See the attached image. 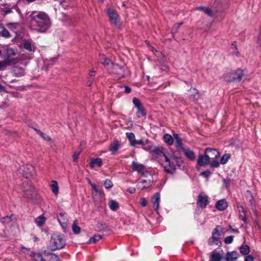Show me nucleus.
<instances>
[{
    "label": "nucleus",
    "mask_w": 261,
    "mask_h": 261,
    "mask_svg": "<svg viewBox=\"0 0 261 261\" xmlns=\"http://www.w3.org/2000/svg\"><path fill=\"white\" fill-rule=\"evenodd\" d=\"M30 17L31 25L38 32L45 33L51 26V19L45 12L34 11Z\"/></svg>",
    "instance_id": "1"
},
{
    "label": "nucleus",
    "mask_w": 261,
    "mask_h": 261,
    "mask_svg": "<svg viewBox=\"0 0 261 261\" xmlns=\"http://www.w3.org/2000/svg\"><path fill=\"white\" fill-rule=\"evenodd\" d=\"M65 244L66 241L63 234L55 233L52 235L49 243L52 251L62 249Z\"/></svg>",
    "instance_id": "2"
},
{
    "label": "nucleus",
    "mask_w": 261,
    "mask_h": 261,
    "mask_svg": "<svg viewBox=\"0 0 261 261\" xmlns=\"http://www.w3.org/2000/svg\"><path fill=\"white\" fill-rule=\"evenodd\" d=\"M247 75V72L245 70L238 69L234 71L229 72L224 76L226 81H241L244 80Z\"/></svg>",
    "instance_id": "3"
},
{
    "label": "nucleus",
    "mask_w": 261,
    "mask_h": 261,
    "mask_svg": "<svg viewBox=\"0 0 261 261\" xmlns=\"http://www.w3.org/2000/svg\"><path fill=\"white\" fill-rule=\"evenodd\" d=\"M221 227L220 226H217L213 230L212 237L208 240V244L212 246L220 247L222 245L220 239V231Z\"/></svg>",
    "instance_id": "4"
},
{
    "label": "nucleus",
    "mask_w": 261,
    "mask_h": 261,
    "mask_svg": "<svg viewBox=\"0 0 261 261\" xmlns=\"http://www.w3.org/2000/svg\"><path fill=\"white\" fill-rule=\"evenodd\" d=\"M23 196L29 200H33L37 196L34 187L25 182L23 183Z\"/></svg>",
    "instance_id": "5"
},
{
    "label": "nucleus",
    "mask_w": 261,
    "mask_h": 261,
    "mask_svg": "<svg viewBox=\"0 0 261 261\" xmlns=\"http://www.w3.org/2000/svg\"><path fill=\"white\" fill-rule=\"evenodd\" d=\"M19 173L25 178H29L35 174V168L32 165H25L21 166L19 170Z\"/></svg>",
    "instance_id": "6"
},
{
    "label": "nucleus",
    "mask_w": 261,
    "mask_h": 261,
    "mask_svg": "<svg viewBox=\"0 0 261 261\" xmlns=\"http://www.w3.org/2000/svg\"><path fill=\"white\" fill-rule=\"evenodd\" d=\"M165 162L163 164L164 171L168 173L172 174L175 170V166L172 159L170 160L166 155H164Z\"/></svg>",
    "instance_id": "7"
},
{
    "label": "nucleus",
    "mask_w": 261,
    "mask_h": 261,
    "mask_svg": "<svg viewBox=\"0 0 261 261\" xmlns=\"http://www.w3.org/2000/svg\"><path fill=\"white\" fill-rule=\"evenodd\" d=\"M107 13L111 22L117 27H119V16L116 11L114 10L109 9L107 10Z\"/></svg>",
    "instance_id": "8"
},
{
    "label": "nucleus",
    "mask_w": 261,
    "mask_h": 261,
    "mask_svg": "<svg viewBox=\"0 0 261 261\" xmlns=\"http://www.w3.org/2000/svg\"><path fill=\"white\" fill-rule=\"evenodd\" d=\"M132 168L133 170L136 171L138 172L142 173V176H147L149 175L151 177V175L148 172H144L145 170V166L143 164H139L135 161L132 162Z\"/></svg>",
    "instance_id": "9"
},
{
    "label": "nucleus",
    "mask_w": 261,
    "mask_h": 261,
    "mask_svg": "<svg viewBox=\"0 0 261 261\" xmlns=\"http://www.w3.org/2000/svg\"><path fill=\"white\" fill-rule=\"evenodd\" d=\"M208 196L204 193L199 194L197 197V204L202 209L208 204Z\"/></svg>",
    "instance_id": "10"
},
{
    "label": "nucleus",
    "mask_w": 261,
    "mask_h": 261,
    "mask_svg": "<svg viewBox=\"0 0 261 261\" xmlns=\"http://www.w3.org/2000/svg\"><path fill=\"white\" fill-rule=\"evenodd\" d=\"M149 177L150 178L147 180L140 178L137 184L138 188L141 190H143L150 187L152 183V177L149 176Z\"/></svg>",
    "instance_id": "11"
},
{
    "label": "nucleus",
    "mask_w": 261,
    "mask_h": 261,
    "mask_svg": "<svg viewBox=\"0 0 261 261\" xmlns=\"http://www.w3.org/2000/svg\"><path fill=\"white\" fill-rule=\"evenodd\" d=\"M112 68L109 69V72L112 73L116 74L121 77L124 76V71L122 67L117 64H112Z\"/></svg>",
    "instance_id": "12"
},
{
    "label": "nucleus",
    "mask_w": 261,
    "mask_h": 261,
    "mask_svg": "<svg viewBox=\"0 0 261 261\" xmlns=\"http://www.w3.org/2000/svg\"><path fill=\"white\" fill-rule=\"evenodd\" d=\"M205 153L207 154V158L210 161H211V160H215L218 158L220 155L219 151L213 148H206L205 149Z\"/></svg>",
    "instance_id": "13"
},
{
    "label": "nucleus",
    "mask_w": 261,
    "mask_h": 261,
    "mask_svg": "<svg viewBox=\"0 0 261 261\" xmlns=\"http://www.w3.org/2000/svg\"><path fill=\"white\" fill-rule=\"evenodd\" d=\"M21 46L24 49L31 52H33L35 50L34 44L30 40H23L21 44Z\"/></svg>",
    "instance_id": "14"
},
{
    "label": "nucleus",
    "mask_w": 261,
    "mask_h": 261,
    "mask_svg": "<svg viewBox=\"0 0 261 261\" xmlns=\"http://www.w3.org/2000/svg\"><path fill=\"white\" fill-rule=\"evenodd\" d=\"M120 146L121 144L120 142L118 140H115L110 144L109 146V150L112 154H115L119 149Z\"/></svg>",
    "instance_id": "15"
},
{
    "label": "nucleus",
    "mask_w": 261,
    "mask_h": 261,
    "mask_svg": "<svg viewBox=\"0 0 261 261\" xmlns=\"http://www.w3.org/2000/svg\"><path fill=\"white\" fill-rule=\"evenodd\" d=\"M12 72L14 76L16 77L23 76L25 74V70L24 68L18 66H14L12 70Z\"/></svg>",
    "instance_id": "16"
},
{
    "label": "nucleus",
    "mask_w": 261,
    "mask_h": 261,
    "mask_svg": "<svg viewBox=\"0 0 261 261\" xmlns=\"http://www.w3.org/2000/svg\"><path fill=\"white\" fill-rule=\"evenodd\" d=\"M152 202L153 203V207L155 211L159 208L160 202V195L159 193H155L152 197Z\"/></svg>",
    "instance_id": "17"
},
{
    "label": "nucleus",
    "mask_w": 261,
    "mask_h": 261,
    "mask_svg": "<svg viewBox=\"0 0 261 261\" xmlns=\"http://www.w3.org/2000/svg\"><path fill=\"white\" fill-rule=\"evenodd\" d=\"M215 206L218 210L223 211L227 207L228 203L225 199H221L216 202Z\"/></svg>",
    "instance_id": "18"
},
{
    "label": "nucleus",
    "mask_w": 261,
    "mask_h": 261,
    "mask_svg": "<svg viewBox=\"0 0 261 261\" xmlns=\"http://www.w3.org/2000/svg\"><path fill=\"white\" fill-rule=\"evenodd\" d=\"M58 220L62 226H64L68 222L67 216L65 213H61L58 216Z\"/></svg>",
    "instance_id": "19"
},
{
    "label": "nucleus",
    "mask_w": 261,
    "mask_h": 261,
    "mask_svg": "<svg viewBox=\"0 0 261 261\" xmlns=\"http://www.w3.org/2000/svg\"><path fill=\"white\" fill-rule=\"evenodd\" d=\"M174 136V142L175 143V146L178 149H183V144L182 142L181 139L179 137L177 134H174L173 135Z\"/></svg>",
    "instance_id": "20"
},
{
    "label": "nucleus",
    "mask_w": 261,
    "mask_h": 261,
    "mask_svg": "<svg viewBox=\"0 0 261 261\" xmlns=\"http://www.w3.org/2000/svg\"><path fill=\"white\" fill-rule=\"evenodd\" d=\"M46 218L44 216V214H41L35 219V223L38 227L42 226L45 223Z\"/></svg>",
    "instance_id": "21"
},
{
    "label": "nucleus",
    "mask_w": 261,
    "mask_h": 261,
    "mask_svg": "<svg viewBox=\"0 0 261 261\" xmlns=\"http://www.w3.org/2000/svg\"><path fill=\"white\" fill-rule=\"evenodd\" d=\"M99 58V60L101 63L106 67H107L109 69H110L109 66H110L112 67V64H114L109 59L106 58L103 55H101Z\"/></svg>",
    "instance_id": "22"
},
{
    "label": "nucleus",
    "mask_w": 261,
    "mask_h": 261,
    "mask_svg": "<svg viewBox=\"0 0 261 261\" xmlns=\"http://www.w3.org/2000/svg\"><path fill=\"white\" fill-rule=\"evenodd\" d=\"M222 258V255L215 250L212 252L210 259L209 261H221Z\"/></svg>",
    "instance_id": "23"
},
{
    "label": "nucleus",
    "mask_w": 261,
    "mask_h": 261,
    "mask_svg": "<svg viewBox=\"0 0 261 261\" xmlns=\"http://www.w3.org/2000/svg\"><path fill=\"white\" fill-rule=\"evenodd\" d=\"M197 10L204 13L209 16H213L215 14V13L211 9L205 7H197Z\"/></svg>",
    "instance_id": "24"
},
{
    "label": "nucleus",
    "mask_w": 261,
    "mask_h": 261,
    "mask_svg": "<svg viewBox=\"0 0 261 261\" xmlns=\"http://www.w3.org/2000/svg\"><path fill=\"white\" fill-rule=\"evenodd\" d=\"M96 165L101 167L102 165V161L100 158L92 159L90 163V167L93 168Z\"/></svg>",
    "instance_id": "25"
},
{
    "label": "nucleus",
    "mask_w": 261,
    "mask_h": 261,
    "mask_svg": "<svg viewBox=\"0 0 261 261\" xmlns=\"http://www.w3.org/2000/svg\"><path fill=\"white\" fill-rule=\"evenodd\" d=\"M198 163L200 165H204L205 164H207L210 161L207 158V155L205 154V155H199L198 159Z\"/></svg>",
    "instance_id": "26"
},
{
    "label": "nucleus",
    "mask_w": 261,
    "mask_h": 261,
    "mask_svg": "<svg viewBox=\"0 0 261 261\" xmlns=\"http://www.w3.org/2000/svg\"><path fill=\"white\" fill-rule=\"evenodd\" d=\"M30 256L34 261H45L42 255L39 253L31 252Z\"/></svg>",
    "instance_id": "27"
},
{
    "label": "nucleus",
    "mask_w": 261,
    "mask_h": 261,
    "mask_svg": "<svg viewBox=\"0 0 261 261\" xmlns=\"http://www.w3.org/2000/svg\"><path fill=\"white\" fill-rule=\"evenodd\" d=\"M237 253L236 252H228L225 257L226 261H235L237 260Z\"/></svg>",
    "instance_id": "28"
},
{
    "label": "nucleus",
    "mask_w": 261,
    "mask_h": 261,
    "mask_svg": "<svg viewBox=\"0 0 261 261\" xmlns=\"http://www.w3.org/2000/svg\"><path fill=\"white\" fill-rule=\"evenodd\" d=\"M52 192L55 195H57L59 193V187L57 181L56 180H52L50 185Z\"/></svg>",
    "instance_id": "29"
},
{
    "label": "nucleus",
    "mask_w": 261,
    "mask_h": 261,
    "mask_svg": "<svg viewBox=\"0 0 261 261\" xmlns=\"http://www.w3.org/2000/svg\"><path fill=\"white\" fill-rule=\"evenodd\" d=\"M164 139L165 142L169 145L173 144L174 143V136H173L172 137L171 135L168 134L164 135Z\"/></svg>",
    "instance_id": "30"
},
{
    "label": "nucleus",
    "mask_w": 261,
    "mask_h": 261,
    "mask_svg": "<svg viewBox=\"0 0 261 261\" xmlns=\"http://www.w3.org/2000/svg\"><path fill=\"white\" fill-rule=\"evenodd\" d=\"M0 36L8 38L10 37V33L3 25H0Z\"/></svg>",
    "instance_id": "31"
},
{
    "label": "nucleus",
    "mask_w": 261,
    "mask_h": 261,
    "mask_svg": "<svg viewBox=\"0 0 261 261\" xmlns=\"http://www.w3.org/2000/svg\"><path fill=\"white\" fill-rule=\"evenodd\" d=\"M185 154L190 160H194L195 158L194 152L188 148L185 149Z\"/></svg>",
    "instance_id": "32"
},
{
    "label": "nucleus",
    "mask_w": 261,
    "mask_h": 261,
    "mask_svg": "<svg viewBox=\"0 0 261 261\" xmlns=\"http://www.w3.org/2000/svg\"><path fill=\"white\" fill-rule=\"evenodd\" d=\"M109 206L112 211H116L119 208V204L117 202L114 200H111L109 202Z\"/></svg>",
    "instance_id": "33"
},
{
    "label": "nucleus",
    "mask_w": 261,
    "mask_h": 261,
    "mask_svg": "<svg viewBox=\"0 0 261 261\" xmlns=\"http://www.w3.org/2000/svg\"><path fill=\"white\" fill-rule=\"evenodd\" d=\"M35 130L36 131L37 133L41 137H42L44 140L48 141V142H51V139L49 136L47 135L46 134H44L43 133L41 132L40 130L35 129Z\"/></svg>",
    "instance_id": "34"
},
{
    "label": "nucleus",
    "mask_w": 261,
    "mask_h": 261,
    "mask_svg": "<svg viewBox=\"0 0 261 261\" xmlns=\"http://www.w3.org/2000/svg\"><path fill=\"white\" fill-rule=\"evenodd\" d=\"M249 249L248 245H242L240 248V251L242 254L247 255L249 253Z\"/></svg>",
    "instance_id": "35"
},
{
    "label": "nucleus",
    "mask_w": 261,
    "mask_h": 261,
    "mask_svg": "<svg viewBox=\"0 0 261 261\" xmlns=\"http://www.w3.org/2000/svg\"><path fill=\"white\" fill-rule=\"evenodd\" d=\"M137 109V112H136V116H137L138 118H140L142 116L146 115L145 109L143 107Z\"/></svg>",
    "instance_id": "36"
},
{
    "label": "nucleus",
    "mask_w": 261,
    "mask_h": 261,
    "mask_svg": "<svg viewBox=\"0 0 261 261\" xmlns=\"http://www.w3.org/2000/svg\"><path fill=\"white\" fill-rule=\"evenodd\" d=\"M126 136L129 141L130 145H132L136 140L135 135L133 133H126Z\"/></svg>",
    "instance_id": "37"
},
{
    "label": "nucleus",
    "mask_w": 261,
    "mask_h": 261,
    "mask_svg": "<svg viewBox=\"0 0 261 261\" xmlns=\"http://www.w3.org/2000/svg\"><path fill=\"white\" fill-rule=\"evenodd\" d=\"M72 229L73 232L75 234H79L81 231V228L77 225L76 221H75L72 225Z\"/></svg>",
    "instance_id": "38"
},
{
    "label": "nucleus",
    "mask_w": 261,
    "mask_h": 261,
    "mask_svg": "<svg viewBox=\"0 0 261 261\" xmlns=\"http://www.w3.org/2000/svg\"><path fill=\"white\" fill-rule=\"evenodd\" d=\"M230 157V154L228 153L224 154L223 155L220 160V163L222 164H225L228 161Z\"/></svg>",
    "instance_id": "39"
},
{
    "label": "nucleus",
    "mask_w": 261,
    "mask_h": 261,
    "mask_svg": "<svg viewBox=\"0 0 261 261\" xmlns=\"http://www.w3.org/2000/svg\"><path fill=\"white\" fill-rule=\"evenodd\" d=\"M101 238V236L99 234H96L90 239L89 242L90 243H95L99 241Z\"/></svg>",
    "instance_id": "40"
},
{
    "label": "nucleus",
    "mask_w": 261,
    "mask_h": 261,
    "mask_svg": "<svg viewBox=\"0 0 261 261\" xmlns=\"http://www.w3.org/2000/svg\"><path fill=\"white\" fill-rule=\"evenodd\" d=\"M151 150L160 157L164 158V155H165V153L162 151V149H161L160 148H156Z\"/></svg>",
    "instance_id": "41"
},
{
    "label": "nucleus",
    "mask_w": 261,
    "mask_h": 261,
    "mask_svg": "<svg viewBox=\"0 0 261 261\" xmlns=\"http://www.w3.org/2000/svg\"><path fill=\"white\" fill-rule=\"evenodd\" d=\"M172 159L174 162V163L176 162L177 166H178L179 167H182L184 166L183 165L182 161L181 159L175 158H172Z\"/></svg>",
    "instance_id": "42"
},
{
    "label": "nucleus",
    "mask_w": 261,
    "mask_h": 261,
    "mask_svg": "<svg viewBox=\"0 0 261 261\" xmlns=\"http://www.w3.org/2000/svg\"><path fill=\"white\" fill-rule=\"evenodd\" d=\"M143 148L147 151L151 150L152 149V145L147 141H145L144 145H142Z\"/></svg>",
    "instance_id": "43"
},
{
    "label": "nucleus",
    "mask_w": 261,
    "mask_h": 261,
    "mask_svg": "<svg viewBox=\"0 0 261 261\" xmlns=\"http://www.w3.org/2000/svg\"><path fill=\"white\" fill-rule=\"evenodd\" d=\"M133 102L137 108L143 107L140 100L136 97L133 98Z\"/></svg>",
    "instance_id": "44"
},
{
    "label": "nucleus",
    "mask_w": 261,
    "mask_h": 261,
    "mask_svg": "<svg viewBox=\"0 0 261 261\" xmlns=\"http://www.w3.org/2000/svg\"><path fill=\"white\" fill-rule=\"evenodd\" d=\"M240 209L242 210V212L239 213V218L242 221L245 222L246 221V218L244 208L242 206H240Z\"/></svg>",
    "instance_id": "45"
},
{
    "label": "nucleus",
    "mask_w": 261,
    "mask_h": 261,
    "mask_svg": "<svg viewBox=\"0 0 261 261\" xmlns=\"http://www.w3.org/2000/svg\"><path fill=\"white\" fill-rule=\"evenodd\" d=\"M48 255L50 256L49 261H60L57 255L54 253H49Z\"/></svg>",
    "instance_id": "46"
},
{
    "label": "nucleus",
    "mask_w": 261,
    "mask_h": 261,
    "mask_svg": "<svg viewBox=\"0 0 261 261\" xmlns=\"http://www.w3.org/2000/svg\"><path fill=\"white\" fill-rule=\"evenodd\" d=\"M233 238H234L233 236H230L226 237L224 239L225 243L227 244L231 243L233 241Z\"/></svg>",
    "instance_id": "47"
},
{
    "label": "nucleus",
    "mask_w": 261,
    "mask_h": 261,
    "mask_svg": "<svg viewBox=\"0 0 261 261\" xmlns=\"http://www.w3.org/2000/svg\"><path fill=\"white\" fill-rule=\"evenodd\" d=\"M104 185L106 189H110L112 188L113 184L111 180L107 179L104 182Z\"/></svg>",
    "instance_id": "48"
},
{
    "label": "nucleus",
    "mask_w": 261,
    "mask_h": 261,
    "mask_svg": "<svg viewBox=\"0 0 261 261\" xmlns=\"http://www.w3.org/2000/svg\"><path fill=\"white\" fill-rule=\"evenodd\" d=\"M211 161H212L211 163V165L212 167H215V168H218L219 167L220 163H219V162L215 160H215H211Z\"/></svg>",
    "instance_id": "49"
},
{
    "label": "nucleus",
    "mask_w": 261,
    "mask_h": 261,
    "mask_svg": "<svg viewBox=\"0 0 261 261\" xmlns=\"http://www.w3.org/2000/svg\"><path fill=\"white\" fill-rule=\"evenodd\" d=\"M211 172L209 170H206L204 171H202L200 173V175L203 176L206 178L208 177L211 175Z\"/></svg>",
    "instance_id": "50"
},
{
    "label": "nucleus",
    "mask_w": 261,
    "mask_h": 261,
    "mask_svg": "<svg viewBox=\"0 0 261 261\" xmlns=\"http://www.w3.org/2000/svg\"><path fill=\"white\" fill-rule=\"evenodd\" d=\"M145 141H143L142 140H135V142L133 143L132 146H136L137 145H144V143Z\"/></svg>",
    "instance_id": "51"
},
{
    "label": "nucleus",
    "mask_w": 261,
    "mask_h": 261,
    "mask_svg": "<svg viewBox=\"0 0 261 261\" xmlns=\"http://www.w3.org/2000/svg\"><path fill=\"white\" fill-rule=\"evenodd\" d=\"M7 64L5 61H0V70H3L5 69L6 67L7 66Z\"/></svg>",
    "instance_id": "52"
},
{
    "label": "nucleus",
    "mask_w": 261,
    "mask_h": 261,
    "mask_svg": "<svg viewBox=\"0 0 261 261\" xmlns=\"http://www.w3.org/2000/svg\"><path fill=\"white\" fill-rule=\"evenodd\" d=\"M140 203L142 206H145L147 204V200L145 198H141L140 200Z\"/></svg>",
    "instance_id": "53"
},
{
    "label": "nucleus",
    "mask_w": 261,
    "mask_h": 261,
    "mask_svg": "<svg viewBox=\"0 0 261 261\" xmlns=\"http://www.w3.org/2000/svg\"><path fill=\"white\" fill-rule=\"evenodd\" d=\"M80 154L79 152H75L73 155V162H76L77 161V159L79 155Z\"/></svg>",
    "instance_id": "54"
},
{
    "label": "nucleus",
    "mask_w": 261,
    "mask_h": 261,
    "mask_svg": "<svg viewBox=\"0 0 261 261\" xmlns=\"http://www.w3.org/2000/svg\"><path fill=\"white\" fill-rule=\"evenodd\" d=\"M223 181L224 186H225L226 188L228 187L230 182V179H223Z\"/></svg>",
    "instance_id": "55"
},
{
    "label": "nucleus",
    "mask_w": 261,
    "mask_h": 261,
    "mask_svg": "<svg viewBox=\"0 0 261 261\" xmlns=\"http://www.w3.org/2000/svg\"><path fill=\"white\" fill-rule=\"evenodd\" d=\"M91 187L95 191V192L99 194L101 193V191L98 189V188L95 184H91Z\"/></svg>",
    "instance_id": "56"
},
{
    "label": "nucleus",
    "mask_w": 261,
    "mask_h": 261,
    "mask_svg": "<svg viewBox=\"0 0 261 261\" xmlns=\"http://www.w3.org/2000/svg\"><path fill=\"white\" fill-rule=\"evenodd\" d=\"M5 8H8L5 11V14H8L12 12V10L9 8V5L8 4L4 5Z\"/></svg>",
    "instance_id": "57"
},
{
    "label": "nucleus",
    "mask_w": 261,
    "mask_h": 261,
    "mask_svg": "<svg viewBox=\"0 0 261 261\" xmlns=\"http://www.w3.org/2000/svg\"><path fill=\"white\" fill-rule=\"evenodd\" d=\"M124 87V91L126 93H129L131 92L132 89L129 87H128L127 86H125Z\"/></svg>",
    "instance_id": "58"
},
{
    "label": "nucleus",
    "mask_w": 261,
    "mask_h": 261,
    "mask_svg": "<svg viewBox=\"0 0 261 261\" xmlns=\"http://www.w3.org/2000/svg\"><path fill=\"white\" fill-rule=\"evenodd\" d=\"M94 71L91 70L89 73V79H91L92 81H94L95 75Z\"/></svg>",
    "instance_id": "59"
},
{
    "label": "nucleus",
    "mask_w": 261,
    "mask_h": 261,
    "mask_svg": "<svg viewBox=\"0 0 261 261\" xmlns=\"http://www.w3.org/2000/svg\"><path fill=\"white\" fill-rule=\"evenodd\" d=\"M253 257L251 255H248L246 257L245 261H253Z\"/></svg>",
    "instance_id": "60"
},
{
    "label": "nucleus",
    "mask_w": 261,
    "mask_h": 261,
    "mask_svg": "<svg viewBox=\"0 0 261 261\" xmlns=\"http://www.w3.org/2000/svg\"><path fill=\"white\" fill-rule=\"evenodd\" d=\"M258 43L261 45V28L258 37Z\"/></svg>",
    "instance_id": "61"
},
{
    "label": "nucleus",
    "mask_w": 261,
    "mask_h": 261,
    "mask_svg": "<svg viewBox=\"0 0 261 261\" xmlns=\"http://www.w3.org/2000/svg\"><path fill=\"white\" fill-rule=\"evenodd\" d=\"M229 229L230 230H231V231L232 232H236V233L239 232L238 229H233V228H232L231 226H229Z\"/></svg>",
    "instance_id": "62"
},
{
    "label": "nucleus",
    "mask_w": 261,
    "mask_h": 261,
    "mask_svg": "<svg viewBox=\"0 0 261 261\" xmlns=\"http://www.w3.org/2000/svg\"><path fill=\"white\" fill-rule=\"evenodd\" d=\"M93 81H92L91 80V79H89V77H88V82H87V85L90 86L91 84L92 83Z\"/></svg>",
    "instance_id": "63"
},
{
    "label": "nucleus",
    "mask_w": 261,
    "mask_h": 261,
    "mask_svg": "<svg viewBox=\"0 0 261 261\" xmlns=\"http://www.w3.org/2000/svg\"><path fill=\"white\" fill-rule=\"evenodd\" d=\"M128 191L130 193H134L136 191V190L135 188H131V189H128Z\"/></svg>",
    "instance_id": "64"
}]
</instances>
